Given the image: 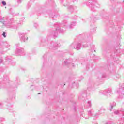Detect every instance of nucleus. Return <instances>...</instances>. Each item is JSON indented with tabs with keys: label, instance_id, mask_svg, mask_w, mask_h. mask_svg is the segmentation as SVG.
Here are the masks:
<instances>
[{
	"label": "nucleus",
	"instance_id": "1",
	"mask_svg": "<svg viewBox=\"0 0 124 124\" xmlns=\"http://www.w3.org/2000/svg\"><path fill=\"white\" fill-rule=\"evenodd\" d=\"M0 22L4 25V26H7L8 28H11L12 27V23H13V18H10L9 17L2 18L0 19Z\"/></svg>",
	"mask_w": 124,
	"mask_h": 124
},
{
	"label": "nucleus",
	"instance_id": "2",
	"mask_svg": "<svg viewBox=\"0 0 124 124\" xmlns=\"http://www.w3.org/2000/svg\"><path fill=\"white\" fill-rule=\"evenodd\" d=\"M87 5L89 6V8L92 11L94 12V11L96 10V8L98 7L99 5L97 3L96 1H92L89 0L87 2Z\"/></svg>",
	"mask_w": 124,
	"mask_h": 124
},
{
	"label": "nucleus",
	"instance_id": "3",
	"mask_svg": "<svg viewBox=\"0 0 124 124\" xmlns=\"http://www.w3.org/2000/svg\"><path fill=\"white\" fill-rule=\"evenodd\" d=\"M71 49H76L77 51L81 49V43H73L70 46Z\"/></svg>",
	"mask_w": 124,
	"mask_h": 124
},
{
	"label": "nucleus",
	"instance_id": "4",
	"mask_svg": "<svg viewBox=\"0 0 124 124\" xmlns=\"http://www.w3.org/2000/svg\"><path fill=\"white\" fill-rule=\"evenodd\" d=\"M58 31H59V32L62 33L63 32V30L62 29H60L59 27L56 28V30L52 33V35L54 38L58 36Z\"/></svg>",
	"mask_w": 124,
	"mask_h": 124
},
{
	"label": "nucleus",
	"instance_id": "5",
	"mask_svg": "<svg viewBox=\"0 0 124 124\" xmlns=\"http://www.w3.org/2000/svg\"><path fill=\"white\" fill-rule=\"evenodd\" d=\"M112 92V90L110 88H108V89H106L104 91H100V94H104V95H108L109 94H110V93H111Z\"/></svg>",
	"mask_w": 124,
	"mask_h": 124
},
{
	"label": "nucleus",
	"instance_id": "6",
	"mask_svg": "<svg viewBox=\"0 0 124 124\" xmlns=\"http://www.w3.org/2000/svg\"><path fill=\"white\" fill-rule=\"evenodd\" d=\"M24 53V49L19 48L16 49V56H23L24 54L23 53Z\"/></svg>",
	"mask_w": 124,
	"mask_h": 124
},
{
	"label": "nucleus",
	"instance_id": "7",
	"mask_svg": "<svg viewBox=\"0 0 124 124\" xmlns=\"http://www.w3.org/2000/svg\"><path fill=\"white\" fill-rule=\"evenodd\" d=\"M25 34L23 33H20L19 36L20 38V40L21 41H23L24 42L26 41V40H28V38L25 37Z\"/></svg>",
	"mask_w": 124,
	"mask_h": 124
},
{
	"label": "nucleus",
	"instance_id": "8",
	"mask_svg": "<svg viewBox=\"0 0 124 124\" xmlns=\"http://www.w3.org/2000/svg\"><path fill=\"white\" fill-rule=\"evenodd\" d=\"M48 46H49L51 49H54V48L58 47V44L56 43H54V42H52L48 44Z\"/></svg>",
	"mask_w": 124,
	"mask_h": 124
},
{
	"label": "nucleus",
	"instance_id": "9",
	"mask_svg": "<svg viewBox=\"0 0 124 124\" xmlns=\"http://www.w3.org/2000/svg\"><path fill=\"white\" fill-rule=\"evenodd\" d=\"M68 9L70 12H73L74 10L77 9V7L71 5L68 7Z\"/></svg>",
	"mask_w": 124,
	"mask_h": 124
},
{
	"label": "nucleus",
	"instance_id": "10",
	"mask_svg": "<svg viewBox=\"0 0 124 124\" xmlns=\"http://www.w3.org/2000/svg\"><path fill=\"white\" fill-rule=\"evenodd\" d=\"M117 93L124 94V87H120L119 89L117 90Z\"/></svg>",
	"mask_w": 124,
	"mask_h": 124
},
{
	"label": "nucleus",
	"instance_id": "11",
	"mask_svg": "<svg viewBox=\"0 0 124 124\" xmlns=\"http://www.w3.org/2000/svg\"><path fill=\"white\" fill-rule=\"evenodd\" d=\"M86 97H87V93H82V94L79 97V98L80 99H85L86 98Z\"/></svg>",
	"mask_w": 124,
	"mask_h": 124
},
{
	"label": "nucleus",
	"instance_id": "12",
	"mask_svg": "<svg viewBox=\"0 0 124 124\" xmlns=\"http://www.w3.org/2000/svg\"><path fill=\"white\" fill-rule=\"evenodd\" d=\"M75 26H76V22H73L71 23L69 28H70V29H73V28H74V27H75Z\"/></svg>",
	"mask_w": 124,
	"mask_h": 124
},
{
	"label": "nucleus",
	"instance_id": "13",
	"mask_svg": "<svg viewBox=\"0 0 124 124\" xmlns=\"http://www.w3.org/2000/svg\"><path fill=\"white\" fill-rule=\"evenodd\" d=\"M105 111V108H104L103 107H102L100 108V110H99V114H103L104 112Z\"/></svg>",
	"mask_w": 124,
	"mask_h": 124
},
{
	"label": "nucleus",
	"instance_id": "14",
	"mask_svg": "<svg viewBox=\"0 0 124 124\" xmlns=\"http://www.w3.org/2000/svg\"><path fill=\"white\" fill-rule=\"evenodd\" d=\"M85 106H87V107H91V106H92L91 102L90 101H87L85 103Z\"/></svg>",
	"mask_w": 124,
	"mask_h": 124
},
{
	"label": "nucleus",
	"instance_id": "15",
	"mask_svg": "<svg viewBox=\"0 0 124 124\" xmlns=\"http://www.w3.org/2000/svg\"><path fill=\"white\" fill-rule=\"evenodd\" d=\"M64 62H65V65H68V64H70V63H71V62H70V59H67L66 60H65Z\"/></svg>",
	"mask_w": 124,
	"mask_h": 124
},
{
	"label": "nucleus",
	"instance_id": "16",
	"mask_svg": "<svg viewBox=\"0 0 124 124\" xmlns=\"http://www.w3.org/2000/svg\"><path fill=\"white\" fill-rule=\"evenodd\" d=\"M114 106H116V103L115 102L110 104V111H112V110H113V107H114Z\"/></svg>",
	"mask_w": 124,
	"mask_h": 124
},
{
	"label": "nucleus",
	"instance_id": "17",
	"mask_svg": "<svg viewBox=\"0 0 124 124\" xmlns=\"http://www.w3.org/2000/svg\"><path fill=\"white\" fill-rule=\"evenodd\" d=\"M93 110L91 109L88 111V116L90 117L93 116Z\"/></svg>",
	"mask_w": 124,
	"mask_h": 124
},
{
	"label": "nucleus",
	"instance_id": "18",
	"mask_svg": "<svg viewBox=\"0 0 124 124\" xmlns=\"http://www.w3.org/2000/svg\"><path fill=\"white\" fill-rule=\"evenodd\" d=\"M9 78L8 77V76H7L6 78H5V77L4 76V81H9Z\"/></svg>",
	"mask_w": 124,
	"mask_h": 124
},
{
	"label": "nucleus",
	"instance_id": "19",
	"mask_svg": "<svg viewBox=\"0 0 124 124\" xmlns=\"http://www.w3.org/2000/svg\"><path fill=\"white\" fill-rule=\"evenodd\" d=\"M2 4L4 6L6 5V2L4 1H2Z\"/></svg>",
	"mask_w": 124,
	"mask_h": 124
},
{
	"label": "nucleus",
	"instance_id": "20",
	"mask_svg": "<svg viewBox=\"0 0 124 124\" xmlns=\"http://www.w3.org/2000/svg\"><path fill=\"white\" fill-rule=\"evenodd\" d=\"M91 31L92 33H93V32H95V29H92Z\"/></svg>",
	"mask_w": 124,
	"mask_h": 124
},
{
	"label": "nucleus",
	"instance_id": "21",
	"mask_svg": "<svg viewBox=\"0 0 124 124\" xmlns=\"http://www.w3.org/2000/svg\"><path fill=\"white\" fill-rule=\"evenodd\" d=\"M114 114H115V115H119V110L115 111L114 112Z\"/></svg>",
	"mask_w": 124,
	"mask_h": 124
},
{
	"label": "nucleus",
	"instance_id": "22",
	"mask_svg": "<svg viewBox=\"0 0 124 124\" xmlns=\"http://www.w3.org/2000/svg\"><path fill=\"white\" fill-rule=\"evenodd\" d=\"M2 62H3V59L2 58L0 59V63H2Z\"/></svg>",
	"mask_w": 124,
	"mask_h": 124
},
{
	"label": "nucleus",
	"instance_id": "23",
	"mask_svg": "<svg viewBox=\"0 0 124 124\" xmlns=\"http://www.w3.org/2000/svg\"><path fill=\"white\" fill-rule=\"evenodd\" d=\"M6 33L5 32H3L2 34V35L4 37H6V35H5Z\"/></svg>",
	"mask_w": 124,
	"mask_h": 124
},
{
	"label": "nucleus",
	"instance_id": "24",
	"mask_svg": "<svg viewBox=\"0 0 124 124\" xmlns=\"http://www.w3.org/2000/svg\"><path fill=\"white\" fill-rule=\"evenodd\" d=\"M21 2H22V0H17L18 3H21Z\"/></svg>",
	"mask_w": 124,
	"mask_h": 124
},
{
	"label": "nucleus",
	"instance_id": "25",
	"mask_svg": "<svg viewBox=\"0 0 124 124\" xmlns=\"http://www.w3.org/2000/svg\"><path fill=\"white\" fill-rule=\"evenodd\" d=\"M34 27H35L36 28L38 27V24H37V23H35L34 24Z\"/></svg>",
	"mask_w": 124,
	"mask_h": 124
},
{
	"label": "nucleus",
	"instance_id": "26",
	"mask_svg": "<svg viewBox=\"0 0 124 124\" xmlns=\"http://www.w3.org/2000/svg\"><path fill=\"white\" fill-rule=\"evenodd\" d=\"M2 106H3V104L0 103V108H1Z\"/></svg>",
	"mask_w": 124,
	"mask_h": 124
},
{
	"label": "nucleus",
	"instance_id": "27",
	"mask_svg": "<svg viewBox=\"0 0 124 124\" xmlns=\"http://www.w3.org/2000/svg\"><path fill=\"white\" fill-rule=\"evenodd\" d=\"M83 46L84 48H86V47H88V45H87L86 44L85 45H83Z\"/></svg>",
	"mask_w": 124,
	"mask_h": 124
},
{
	"label": "nucleus",
	"instance_id": "28",
	"mask_svg": "<svg viewBox=\"0 0 124 124\" xmlns=\"http://www.w3.org/2000/svg\"><path fill=\"white\" fill-rule=\"evenodd\" d=\"M0 120L1 122L2 121H4V119L1 118H0Z\"/></svg>",
	"mask_w": 124,
	"mask_h": 124
},
{
	"label": "nucleus",
	"instance_id": "29",
	"mask_svg": "<svg viewBox=\"0 0 124 124\" xmlns=\"http://www.w3.org/2000/svg\"><path fill=\"white\" fill-rule=\"evenodd\" d=\"M43 44H44V43L42 42L41 44V45H43Z\"/></svg>",
	"mask_w": 124,
	"mask_h": 124
},
{
	"label": "nucleus",
	"instance_id": "30",
	"mask_svg": "<svg viewBox=\"0 0 124 124\" xmlns=\"http://www.w3.org/2000/svg\"><path fill=\"white\" fill-rule=\"evenodd\" d=\"M98 116V114H95V117H97Z\"/></svg>",
	"mask_w": 124,
	"mask_h": 124
},
{
	"label": "nucleus",
	"instance_id": "31",
	"mask_svg": "<svg viewBox=\"0 0 124 124\" xmlns=\"http://www.w3.org/2000/svg\"><path fill=\"white\" fill-rule=\"evenodd\" d=\"M22 23H23V21H21V22L20 23V24H22Z\"/></svg>",
	"mask_w": 124,
	"mask_h": 124
},
{
	"label": "nucleus",
	"instance_id": "32",
	"mask_svg": "<svg viewBox=\"0 0 124 124\" xmlns=\"http://www.w3.org/2000/svg\"><path fill=\"white\" fill-rule=\"evenodd\" d=\"M85 119H89V117H88V118H85Z\"/></svg>",
	"mask_w": 124,
	"mask_h": 124
},
{
	"label": "nucleus",
	"instance_id": "33",
	"mask_svg": "<svg viewBox=\"0 0 124 124\" xmlns=\"http://www.w3.org/2000/svg\"><path fill=\"white\" fill-rule=\"evenodd\" d=\"M73 65V66H74V65L73 64V65Z\"/></svg>",
	"mask_w": 124,
	"mask_h": 124
},
{
	"label": "nucleus",
	"instance_id": "34",
	"mask_svg": "<svg viewBox=\"0 0 124 124\" xmlns=\"http://www.w3.org/2000/svg\"><path fill=\"white\" fill-rule=\"evenodd\" d=\"M38 94H40V93H38Z\"/></svg>",
	"mask_w": 124,
	"mask_h": 124
},
{
	"label": "nucleus",
	"instance_id": "35",
	"mask_svg": "<svg viewBox=\"0 0 124 124\" xmlns=\"http://www.w3.org/2000/svg\"><path fill=\"white\" fill-rule=\"evenodd\" d=\"M64 26H66V25H64Z\"/></svg>",
	"mask_w": 124,
	"mask_h": 124
},
{
	"label": "nucleus",
	"instance_id": "36",
	"mask_svg": "<svg viewBox=\"0 0 124 124\" xmlns=\"http://www.w3.org/2000/svg\"><path fill=\"white\" fill-rule=\"evenodd\" d=\"M64 6H65V4H64Z\"/></svg>",
	"mask_w": 124,
	"mask_h": 124
}]
</instances>
